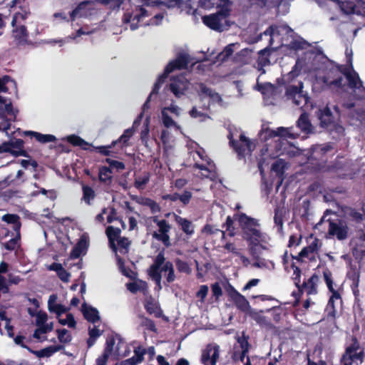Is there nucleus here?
<instances>
[{"mask_svg": "<svg viewBox=\"0 0 365 365\" xmlns=\"http://www.w3.org/2000/svg\"><path fill=\"white\" fill-rule=\"evenodd\" d=\"M284 214V208L277 207L274 209V222L277 227L278 232H282Z\"/></svg>", "mask_w": 365, "mask_h": 365, "instance_id": "4c0bfd02", "label": "nucleus"}, {"mask_svg": "<svg viewBox=\"0 0 365 365\" xmlns=\"http://www.w3.org/2000/svg\"><path fill=\"white\" fill-rule=\"evenodd\" d=\"M317 116L319 120V125L322 128L327 130H332L335 128L336 117L328 106L322 109H319L317 113Z\"/></svg>", "mask_w": 365, "mask_h": 365, "instance_id": "2eb2a0df", "label": "nucleus"}, {"mask_svg": "<svg viewBox=\"0 0 365 365\" xmlns=\"http://www.w3.org/2000/svg\"><path fill=\"white\" fill-rule=\"evenodd\" d=\"M228 294L230 299L235 303V305L240 311L245 313H247L250 311L251 307L248 300L233 287H231Z\"/></svg>", "mask_w": 365, "mask_h": 365, "instance_id": "dca6fc26", "label": "nucleus"}, {"mask_svg": "<svg viewBox=\"0 0 365 365\" xmlns=\"http://www.w3.org/2000/svg\"><path fill=\"white\" fill-rule=\"evenodd\" d=\"M108 165L110 169H116L117 170H123L125 168V165L123 162L113 160L110 158H106L105 160Z\"/></svg>", "mask_w": 365, "mask_h": 365, "instance_id": "5fc2aeb1", "label": "nucleus"}, {"mask_svg": "<svg viewBox=\"0 0 365 365\" xmlns=\"http://www.w3.org/2000/svg\"><path fill=\"white\" fill-rule=\"evenodd\" d=\"M160 270H162V272H168L166 275V281L168 283H172L175 280L176 276L175 274L173 264L170 261H165L163 264L160 267Z\"/></svg>", "mask_w": 365, "mask_h": 365, "instance_id": "e433bc0d", "label": "nucleus"}, {"mask_svg": "<svg viewBox=\"0 0 365 365\" xmlns=\"http://www.w3.org/2000/svg\"><path fill=\"white\" fill-rule=\"evenodd\" d=\"M170 90L176 97L183 95L185 91V88L181 87L177 82L170 84Z\"/></svg>", "mask_w": 365, "mask_h": 365, "instance_id": "13d9d810", "label": "nucleus"}, {"mask_svg": "<svg viewBox=\"0 0 365 365\" xmlns=\"http://www.w3.org/2000/svg\"><path fill=\"white\" fill-rule=\"evenodd\" d=\"M115 343V340L113 336L108 337L106 339V346L103 350V353L108 354V355L110 356L113 352Z\"/></svg>", "mask_w": 365, "mask_h": 365, "instance_id": "bf43d9fd", "label": "nucleus"}, {"mask_svg": "<svg viewBox=\"0 0 365 365\" xmlns=\"http://www.w3.org/2000/svg\"><path fill=\"white\" fill-rule=\"evenodd\" d=\"M144 205L150 209L152 213L159 212L161 210L160 205L150 198H146Z\"/></svg>", "mask_w": 365, "mask_h": 365, "instance_id": "6e6d98bb", "label": "nucleus"}, {"mask_svg": "<svg viewBox=\"0 0 365 365\" xmlns=\"http://www.w3.org/2000/svg\"><path fill=\"white\" fill-rule=\"evenodd\" d=\"M12 81L13 80L11 79V78L7 75L0 78V92H7L9 89L6 86V84Z\"/></svg>", "mask_w": 365, "mask_h": 365, "instance_id": "0e129e2a", "label": "nucleus"}, {"mask_svg": "<svg viewBox=\"0 0 365 365\" xmlns=\"http://www.w3.org/2000/svg\"><path fill=\"white\" fill-rule=\"evenodd\" d=\"M277 137H279L282 140H287V138L295 139L299 135L292 133V128L279 127L277 128Z\"/></svg>", "mask_w": 365, "mask_h": 365, "instance_id": "a19ab883", "label": "nucleus"}, {"mask_svg": "<svg viewBox=\"0 0 365 365\" xmlns=\"http://www.w3.org/2000/svg\"><path fill=\"white\" fill-rule=\"evenodd\" d=\"M229 139V144L230 147L237 153L239 158H243L245 157L246 151L251 152L252 150V143L251 140L245 136L244 133H241L240 135V140H236L233 139L232 133H230L227 135Z\"/></svg>", "mask_w": 365, "mask_h": 365, "instance_id": "6e6552de", "label": "nucleus"}, {"mask_svg": "<svg viewBox=\"0 0 365 365\" xmlns=\"http://www.w3.org/2000/svg\"><path fill=\"white\" fill-rule=\"evenodd\" d=\"M337 70L339 72H340L344 76H346L348 73H349L351 71L354 70L353 66L351 63H350L349 65L348 64H341V65H337L336 66Z\"/></svg>", "mask_w": 365, "mask_h": 365, "instance_id": "338daca9", "label": "nucleus"}, {"mask_svg": "<svg viewBox=\"0 0 365 365\" xmlns=\"http://www.w3.org/2000/svg\"><path fill=\"white\" fill-rule=\"evenodd\" d=\"M301 73V67L299 66L298 61L292 68V70L286 75L282 76V78L278 80L279 85L286 86L292 82Z\"/></svg>", "mask_w": 365, "mask_h": 365, "instance_id": "a878e982", "label": "nucleus"}, {"mask_svg": "<svg viewBox=\"0 0 365 365\" xmlns=\"http://www.w3.org/2000/svg\"><path fill=\"white\" fill-rule=\"evenodd\" d=\"M230 14L229 8H221L216 13L206 15L202 17V22L210 29L217 31H223L222 21L225 20Z\"/></svg>", "mask_w": 365, "mask_h": 365, "instance_id": "39448f33", "label": "nucleus"}, {"mask_svg": "<svg viewBox=\"0 0 365 365\" xmlns=\"http://www.w3.org/2000/svg\"><path fill=\"white\" fill-rule=\"evenodd\" d=\"M348 277L350 280H351L352 283L351 284V290L355 297L354 309H358L359 310H362L361 308V302L359 298V283L360 278V272L359 269L356 268V266L351 265V270L348 272Z\"/></svg>", "mask_w": 365, "mask_h": 365, "instance_id": "f8f14e48", "label": "nucleus"}, {"mask_svg": "<svg viewBox=\"0 0 365 365\" xmlns=\"http://www.w3.org/2000/svg\"><path fill=\"white\" fill-rule=\"evenodd\" d=\"M59 323L62 325H68L70 328H76V322L72 314L68 313L66 314V319H60Z\"/></svg>", "mask_w": 365, "mask_h": 365, "instance_id": "864d4df0", "label": "nucleus"}, {"mask_svg": "<svg viewBox=\"0 0 365 365\" xmlns=\"http://www.w3.org/2000/svg\"><path fill=\"white\" fill-rule=\"evenodd\" d=\"M139 317L140 318H142V319H143L142 323H141V325L143 327H145L147 329H148L151 331H153V332L157 331V328H156L155 324L153 320H152L148 317H145L143 315L139 316Z\"/></svg>", "mask_w": 365, "mask_h": 365, "instance_id": "603ef678", "label": "nucleus"}, {"mask_svg": "<svg viewBox=\"0 0 365 365\" xmlns=\"http://www.w3.org/2000/svg\"><path fill=\"white\" fill-rule=\"evenodd\" d=\"M89 151H95L104 156H110L116 158L119 150L115 145H112V143L108 145L94 146L91 144Z\"/></svg>", "mask_w": 365, "mask_h": 365, "instance_id": "412c9836", "label": "nucleus"}, {"mask_svg": "<svg viewBox=\"0 0 365 365\" xmlns=\"http://www.w3.org/2000/svg\"><path fill=\"white\" fill-rule=\"evenodd\" d=\"M121 230L118 227H114L113 226H108L106 229V234L108 239L110 247L115 252L117 251V247L115 241H118L120 237Z\"/></svg>", "mask_w": 365, "mask_h": 365, "instance_id": "5701e85b", "label": "nucleus"}, {"mask_svg": "<svg viewBox=\"0 0 365 365\" xmlns=\"http://www.w3.org/2000/svg\"><path fill=\"white\" fill-rule=\"evenodd\" d=\"M331 295L327 304L325 312L327 319L334 320L336 319V311L335 308V300L341 299L340 293L338 291L331 292Z\"/></svg>", "mask_w": 365, "mask_h": 365, "instance_id": "aec40b11", "label": "nucleus"}, {"mask_svg": "<svg viewBox=\"0 0 365 365\" xmlns=\"http://www.w3.org/2000/svg\"><path fill=\"white\" fill-rule=\"evenodd\" d=\"M24 141L22 139H15L14 140H9L4 142L1 144V152L9 153L15 157L24 156L29 158V155L24 149Z\"/></svg>", "mask_w": 365, "mask_h": 365, "instance_id": "9b49d317", "label": "nucleus"}, {"mask_svg": "<svg viewBox=\"0 0 365 365\" xmlns=\"http://www.w3.org/2000/svg\"><path fill=\"white\" fill-rule=\"evenodd\" d=\"M150 180V174L146 173L143 177H138L135 179L134 186L136 189L140 190L145 188V186Z\"/></svg>", "mask_w": 365, "mask_h": 365, "instance_id": "09e8293b", "label": "nucleus"}, {"mask_svg": "<svg viewBox=\"0 0 365 365\" xmlns=\"http://www.w3.org/2000/svg\"><path fill=\"white\" fill-rule=\"evenodd\" d=\"M303 83L299 82L298 86L288 85L285 88V96L288 100H292L293 103L297 106H304L309 101V97L307 93H304Z\"/></svg>", "mask_w": 365, "mask_h": 365, "instance_id": "0eeeda50", "label": "nucleus"}, {"mask_svg": "<svg viewBox=\"0 0 365 365\" xmlns=\"http://www.w3.org/2000/svg\"><path fill=\"white\" fill-rule=\"evenodd\" d=\"M323 83L329 88H344L346 86V84L344 83V78L341 76H339L332 81H329L327 78L324 77Z\"/></svg>", "mask_w": 365, "mask_h": 365, "instance_id": "ea45409f", "label": "nucleus"}, {"mask_svg": "<svg viewBox=\"0 0 365 365\" xmlns=\"http://www.w3.org/2000/svg\"><path fill=\"white\" fill-rule=\"evenodd\" d=\"M342 108L348 111L349 118L361 123L365 120V100L363 97L351 95L345 100Z\"/></svg>", "mask_w": 365, "mask_h": 365, "instance_id": "f257e3e1", "label": "nucleus"}, {"mask_svg": "<svg viewBox=\"0 0 365 365\" xmlns=\"http://www.w3.org/2000/svg\"><path fill=\"white\" fill-rule=\"evenodd\" d=\"M319 282V276L314 273L307 282H304L301 284V290L305 289L308 295L316 294L317 293V284Z\"/></svg>", "mask_w": 365, "mask_h": 365, "instance_id": "bb28decb", "label": "nucleus"}, {"mask_svg": "<svg viewBox=\"0 0 365 365\" xmlns=\"http://www.w3.org/2000/svg\"><path fill=\"white\" fill-rule=\"evenodd\" d=\"M190 59L189 56L185 53H180L175 59L170 61L166 67V73H170L176 70H183L187 68Z\"/></svg>", "mask_w": 365, "mask_h": 365, "instance_id": "f3484780", "label": "nucleus"}, {"mask_svg": "<svg viewBox=\"0 0 365 365\" xmlns=\"http://www.w3.org/2000/svg\"><path fill=\"white\" fill-rule=\"evenodd\" d=\"M297 125L304 133H310L312 132V124L309 119V115L306 113H303L300 115L297 121Z\"/></svg>", "mask_w": 365, "mask_h": 365, "instance_id": "473e14b6", "label": "nucleus"}, {"mask_svg": "<svg viewBox=\"0 0 365 365\" xmlns=\"http://www.w3.org/2000/svg\"><path fill=\"white\" fill-rule=\"evenodd\" d=\"M307 46H309V43L304 39L294 40L291 42V47L294 50H302L306 48Z\"/></svg>", "mask_w": 365, "mask_h": 365, "instance_id": "052dcab7", "label": "nucleus"}, {"mask_svg": "<svg viewBox=\"0 0 365 365\" xmlns=\"http://www.w3.org/2000/svg\"><path fill=\"white\" fill-rule=\"evenodd\" d=\"M110 168L102 166L99 168V180L105 185H109L112 182L113 176Z\"/></svg>", "mask_w": 365, "mask_h": 365, "instance_id": "c9c22d12", "label": "nucleus"}, {"mask_svg": "<svg viewBox=\"0 0 365 365\" xmlns=\"http://www.w3.org/2000/svg\"><path fill=\"white\" fill-rule=\"evenodd\" d=\"M82 200L84 201L86 205H91V200H94L96 196L94 190L88 185H83L82 187Z\"/></svg>", "mask_w": 365, "mask_h": 365, "instance_id": "58836bf2", "label": "nucleus"}, {"mask_svg": "<svg viewBox=\"0 0 365 365\" xmlns=\"http://www.w3.org/2000/svg\"><path fill=\"white\" fill-rule=\"evenodd\" d=\"M134 133L135 130L133 128L125 129L117 140L112 141V145H115L119 151L127 148L129 145L128 142L134 135Z\"/></svg>", "mask_w": 365, "mask_h": 365, "instance_id": "6ab92c4d", "label": "nucleus"}, {"mask_svg": "<svg viewBox=\"0 0 365 365\" xmlns=\"http://www.w3.org/2000/svg\"><path fill=\"white\" fill-rule=\"evenodd\" d=\"M146 354V349L141 346L135 347L134 349L133 357L141 363L144 360V355Z\"/></svg>", "mask_w": 365, "mask_h": 365, "instance_id": "680f3d73", "label": "nucleus"}, {"mask_svg": "<svg viewBox=\"0 0 365 365\" xmlns=\"http://www.w3.org/2000/svg\"><path fill=\"white\" fill-rule=\"evenodd\" d=\"M88 247V244L86 238L81 237L76 245L72 248L70 253V258L72 259H78L82 253L86 252Z\"/></svg>", "mask_w": 365, "mask_h": 365, "instance_id": "393cba45", "label": "nucleus"}, {"mask_svg": "<svg viewBox=\"0 0 365 365\" xmlns=\"http://www.w3.org/2000/svg\"><path fill=\"white\" fill-rule=\"evenodd\" d=\"M48 319V315L45 312L39 311L36 314V324L38 327H41L45 324Z\"/></svg>", "mask_w": 365, "mask_h": 365, "instance_id": "774afa93", "label": "nucleus"}, {"mask_svg": "<svg viewBox=\"0 0 365 365\" xmlns=\"http://www.w3.org/2000/svg\"><path fill=\"white\" fill-rule=\"evenodd\" d=\"M234 219L239 222L244 240H250L255 237H262L261 232L257 229V227L259 226L257 220L247 216L245 213L235 214Z\"/></svg>", "mask_w": 365, "mask_h": 365, "instance_id": "f03ea898", "label": "nucleus"}, {"mask_svg": "<svg viewBox=\"0 0 365 365\" xmlns=\"http://www.w3.org/2000/svg\"><path fill=\"white\" fill-rule=\"evenodd\" d=\"M349 227L343 220H340L339 222L329 220L328 233L335 236L339 240H344L348 236Z\"/></svg>", "mask_w": 365, "mask_h": 365, "instance_id": "4468645a", "label": "nucleus"}, {"mask_svg": "<svg viewBox=\"0 0 365 365\" xmlns=\"http://www.w3.org/2000/svg\"><path fill=\"white\" fill-rule=\"evenodd\" d=\"M286 165L287 163L283 159H278L272 165V170L277 175L281 176L284 173Z\"/></svg>", "mask_w": 365, "mask_h": 365, "instance_id": "c03bdc74", "label": "nucleus"}, {"mask_svg": "<svg viewBox=\"0 0 365 365\" xmlns=\"http://www.w3.org/2000/svg\"><path fill=\"white\" fill-rule=\"evenodd\" d=\"M165 252L164 250H162L158 252L155 257L153 263L150 266L148 269V274L155 281L156 285L161 289V279H162V270L160 267L165 262Z\"/></svg>", "mask_w": 365, "mask_h": 365, "instance_id": "9d476101", "label": "nucleus"}, {"mask_svg": "<svg viewBox=\"0 0 365 365\" xmlns=\"http://www.w3.org/2000/svg\"><path fill=\"white\" fill-rule=\"evenodd\" d=\"M144 308L149 314H154L155 317H160L162 310L160 305L156 302L153 297L146 298L143 303Z\"/></svg>", "mask_w": 365, "mask_h": 365, "instance_id": "4be33fe9", "label": "nucleus"}, {"mask_svg": "<svg viewBox=\"0 0 365 365\" xmlns=\"http://www.w3.org/2000/svg\"><path fill=\"white\" fill-rule=\"evenodd\" d=\"M58 339L61 343L68 344L71 341L72 336L66 329H57Z\"/></svg>", "mask_w": 365, "mask_h": 365, "instance_id": "8fccbe9b", "label": "nucleus"}, {"mask_svg": "<svg viewBox=\"0 0 365 365\" xmlns=\"http://www.w3.org/2000/svg\"><path fill=\"white\" fill-rule=\"evenodd\" d=\"M291 267L293 269V280L296 287L301 291V269L296 265L295 262L291 264Z\"/></svg>", "mask_w": 365, "mask_h": 365, "instance_id": "de8ad7c7", "label": "nucleus"}, {"mask_svg": "<svg viewBox=\"0 0 365 365\" xmlns=\"http://www.w3.org/2000/svg\"><path fill=\"white\" fill-rule=\"evenodd\" d=\"M175 221L180 226L182 231L188 236H191L195 232V226L192 222L184 217L174 214Z\"/></svg>", "mask_w": 365, "mask_h": 365, "instance_id": "b1692460", "label": "nucleus"}, {"mask_svg": "<svg viewBox=\"0 0 365 365\" xmlns=\"http://www.w3.org/2000/svg\"><path fill=\"white\" fill-rule=\"evenodd\" d=\"M57 299V297L56 294H51L49 297L48 301V308L50 312H54L58 316H60L63 313H65L68 311V309L65 307L61 304H56V301Z\"/></svg>", "mask_w": 365, "mask_h": 365, "instance_id": "c85d7f7f", "label": "nucleus"}, {"mask_svg": "<svg viewBox=\"0 0 365 365\" xmlns=\"http://www.w3.org/2000/svg\"><path fill=\"white\" fill-rule=\"evenodd\" d=\"M364 349L360 348L359 343L355 336H351L350 344L347 345L341 361L343 365H359L364 361Z\"/></svg>", "mask_w": 365, "mask_h": 365, "instance_id": "7ed1b4c3", "label": "nucleus"}, {"mask_svg": "<svg viewBox=\"0 0 365 365\" xmlns=\"http://www.w3.org/2000/svg\"><path fill=\"white\" fill-rule=\"evenodd\" d=\"M347 81V86L351 89H356L363 87V83L360 79L359 74L354 71L344 76Z\"/></svg>", "mask_w": 365, "mask_h": 365, "instance_id": "7c9ffc66", "label": "nucleus"}, {"mask_svg": "<svg viewBox=\"0 0 365 365\" xmlns=\"http://www.w3.org/2000/svg\"><path fill=\"white\" fill-rule=\"evenodd\" d=\"M2 220L9 224H13L16 230L20 229L19 217L16 214H6L2 217Z\"/></svg>", "mask_w": 365, "mask_h": 365, "instance_id": "a18cd8bd", "label": "nucleus"}, {"mask_svg": "<svg viewBox=\"0 0 365 365\" xmlns=\"http://www.w3.org/2000/svg\"><path fill=\"white\" fill-rule=\"evenodd\" d=\"M67 141L73 146H78L84 150H90L91 143L76 135H71L67 137Z\"/></svg>", "mask_w": 365, "mask_h": 365, "instance_id": "72a5a7b5", "label": "nucleus"}, {"mask_svg": "<svg viewBox=\"0 0 365 365\" xmlns=\"http://www.w3.org/2000/svg\"><path fill=\"white\" fill-rule=\"evenodd\" d=\"M209 291V288L207 285L203 284L200 287L199 290L196 293V297L199 298L202 302L205 301L207 293Z\"/></svg>", "mask_w": 365, "mask_h": 365, "instance_id": "e2e57ef3", "label": "nucleus"}, {"mask_svg": "<svg viewBox=\"0 0 365 365\" xmlns=\"http://www.w3.org/2000/svg\"><path fill=\"white\" fill-rule=\"evenodd\" d=\"M174 262L179 272L185 273L187 274H190L191 273L192 269L187 262L183 261L180 258L175 259Z\"/></svg>", "mask_w": 365, "mask_h": 365, "instance_id": "49530a36", "label": "nucleus"}, {"mask_svg": "<svg viewBox=\"0 0 365 365\" xmlns=\"http://www.w3.org/2000/svg\"><path fill=\"white\" fill-rule=\"evenodd\" d=\"M200 91L201 94H204L207 96H209L211 98H217L220 99V95L215 91H212L211 88H208L203 83H200L199 84Z\"/></svg>", "mask_w": 365, "mask_h": 365, "instance_id": "3c124183", "label": "nucleus"}, {"mask_svg": "<svg viewBox=\"0 0 365 365\" xmlns=\"http://www.w3.org/2000/svg\"><path fill=\"white\" fill-rule=\"evenodd\" d=\"M192 194L190 191L185 190L182 194H179V200L184 205H187L189 204Z\"/></svg>", "mask_w": 365, "mask_h": 365, "instance_id": "69168bd1", "label": "nucleus"}, {"mask_svg": "<svg viewBox=\"0 0 365 365\" xmlns=\"http://www.w3.org/2000/svg\"><path fill=\"white\" fill-rule=\"evenodd\" d=\"M323 277L324 280L327 286V288L330 292L336 291L334 288V280L332 277V273L330 269L327 267H325L323 270Z\"/></svg>", "mask_w": 365, "mask_h": 365, "instance_id": "37998d69", "label": "nucleus"}, {"mask_svg": "<svg viewBox=\"0 0 365 365\" xmlns=\"http://www.w3.org/2000/svg\"><path fill=\"white\" fill-rule=\"evenodd\" d=\"M220 357V346L209 344L202 351L201 362L204 365H216Z\"/></svg>", "mask_w": 365, "mask_h": 365, "instance_id": "ddd939ff", "label": "nucleus"}, {"mask_svg": "<svg viewBox=\"0 0 365 365\" xmlns=\"http://www.w3.org/2000/svg\"><path fill=\"white\" fill-rule=\"evenodd\" d=\"M134 133L135 130L133 128L125 129L117 140L112 141V145H115L119 151L127 148L129 145L128 142L134 135Z\"/></svg>", "mask_w": 365, "mask_h": 365, "instance_id": "a211bd4d", "label": "nucleus"}, {"mask_svg": "<svg viewBox=\"0 0 365 365\" xmlns=\"http://www.w3.org/2000/svg\"><path fill=\"white\" fill-rule=\"evenodd\" d=\"M161 113L163 123L165 127L170 128L176 125V123L173 120V118L168 115V113L166 111L162 110Z\"/></svg>", "mask_w": 365, "mask_h": 365, "instance_id": "4d7b16f0", "label": "nucleus"}, {"mask_svg": "<svg viewBox=\"0 0 365 365\" xmlns=\"http://www.w3.org/2000/svg\"><path fill=\"white\" fill-rule=\"evenodd\" d=\"M365 205L362 203L361 210H357L351 206H344L341 208L343 212V220L347 223L349 227H354L355 229L361 225L365 215Z\"/></svg>", "mask_w": 365, "mask_h": 365, "instance_id": "423d86ee", "label": "nucleus"}, {"mask_svg": "<svg viewBox=\"0 0 365 365\" xmlns=\"http://www.w3.org/2000/svg\"><path fill=\"white\" fill-rule=\"evenodd\" d=\"M82 312L84 318L89 322L94 324L100 320L98 311L93 307H87L86 303L82 304Z\"/></svg>", "mask_w": 365, "mask_h": 365, "instance_id": "cd10ccee", "label": "nucleus"}, {"mask_svg": "<svg viewBox=\"0 0 365 365\" xmlns=\"http://www.w3.org/2000/svg\"><path fill=\"white\" fill-rule=\"evenodd\" d=\"M26 15L17 12L12 18V36L18 43H24L29 38V31L26 26L22 24V21L26 20Z\"/></svg>", "mask_w": 365, "mask_h": 365, "instance_id": "20e7f679", "label": "nucleus"}, {"mask_svg": "<svg viewBox=\"0 0 365 365\" xmlns=\"http://www.w3.org/2000/svg\"><path fill=\"white\" fill-rule=\"evenodd\" d=\"M63 348L64 346L63 345L58 344L55 346H49L38 351L32 350L31 353L35 354L38 358L50 357L54 353L61 351Z\"/></svg>", "mask_w": 365, "mask_h": 365, "instance_id": "c756f323", "label": "nucleus"}, {"mask_svg": "<svg viewBox=\"0 0 365 365\" xmlns=\"http://www.w3.org/2000/svg\"><path fill=\"white\" fill-rule=\"evenodd\" d=\"M24 134L25 135L34 137L36 140L41 143H47L56 140V136L51 134H42L35 131H26Z\"/></svg>", "mask_w": 365, "mask_h": 365, "instance_id": "2f4dec72", "label": "nucleus"}, {"mask_svg": "<svg viewBox=\"0 0 365 365\" xmlns=\"http://www.w3.org/2000/svg\"><path fill=\"white\" fill-rule=\"evenodd\" d=\"M153 222L158 227V232H154L153 237L161 241L165 247H170L171 244L168 232L171 229V225L165 220H159L158 216L153 217Z\"/></svg>", "mask_w": 365, "mask_h": 365, "instance_id": "1a4fd4ad", "label": "nucleus"}, {"mask_svg": "<svg viewBox=\"0 0 365 365\" xmlns=\"http://www.w3.org/2000/svg\"><path fill=\"white\" fill-rule=\"evenodd\" d=\"M249 339H250L249 336L246 335L244 331L242 332V334L241 336H238L237 338V341L240 344L241 351H243V354L245 352L249 353V351H250L251 345L249 343Z\"/></svg>", "mask_w": 365, "mask_h": 365, "instance_id": "79ce46f5", "label": "nucleus"}, {"mask_svg": "<svg viewBox=\"0 0 365 365\" xmlns=\"http://www.w3.org/2000/svg\"><path fill=\"white\" fill-rule=\"evenodd\" d=\"M261 237H255L250 240H246L248 243V252L252 257H257L262 255V251L259 248V241Z\"/></svg>", "mask_w": 365, "mask_h": 365, "instance_id": "f704fd0d", "label": "nucleus"}]
</instances>
